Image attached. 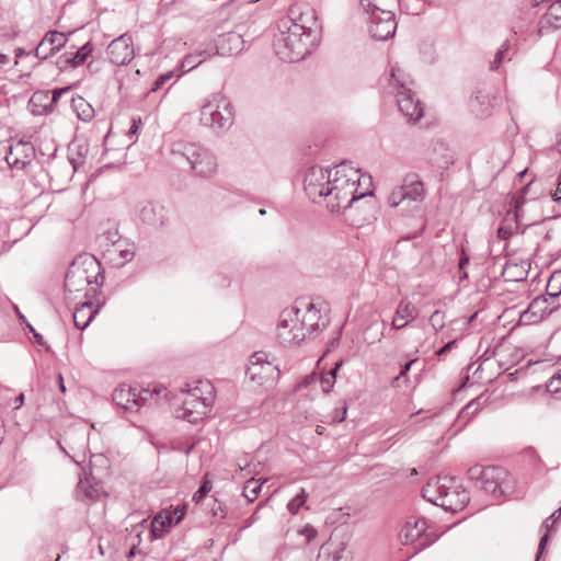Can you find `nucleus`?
<instances>
[{
	"instance_id": "6ab92c4d",
	"label": "nucleus",
	"mask_w": 561,
	"mask_h": 561,
	"mask_svg": "<svg viewBox=\"0 0 561 561\" xmlns=\"http://www.w3.org/2000/svg\"><path fill=\"white\" fill-rule=\"evenodd\" d=\"M244 39L238 32H228L218 36L213 55L232 56L241 53L244 48Z\"/></svg>"
},
{
	"instance_id": "7ed1b4c3",
	"label": "nucleus",
	"mask_w": 561,
	"mask_h": 561,
	"mask_svg": "<svg viewBox=\"0 0 561 561\" xmlns=\"http://www.w3.org/2000/svg\"><path fill=\"white\" fill-rule=\"evenodd\" d=\"M423 497L447 512L461 511L469 502V494L454 477H436L424 485Z\"/></svg>"
},
{
	"instance_id": "3c124183",
	"label": "nucleus",
	"mask_w": 561,
	"mask_h": 561,
	"mask_svg": "<svg viewBox=\"0 0 561 561\" xmlns=\"http://www.w3.org/2000/svg\"><path fill=\"white\" fill-rule=\"evenodd\" d=\"M300 534L306 537L307 542H310L312 539H314L317 537L318 531L312 526L306 525L300 530Z\"/></svg>"
},
{
	"instance_id": "bf43d9fd",
	"label": "nucleus",
	"mask_w": 561,
	"mask_h": 561,
	"mask_svg": "<svg viewBox=\"0 0 561 561\" xmlns=\"http://www.w3.org/2000/svg\"><path fill=\"white\" fill-rule=\"evenodd\" d=\"M140 126H141V119H138V121L134 119L133 125L130 126L129 131H128L129 136L136 135Z\"/></svg>"
},
{
	"instance_id": "58836bf2",
	"label": "nucleus",
	"mask_w": 561,
	"mask_h": 561,
	"mask_svg": "<svg viewBox=\"0 0 561 561\" xmlns=\"http://www.w3.org/2000/svg\"><path fill=\"white\" fill-rule=\"evenodd\" d=\"M91 53H92V46L90 45V43H87L82 47H80L73 54V56L67 60V62L71 67H78L87 60V58L91 55Z\"/></svg>"
},
{
	"instance_id": "2f4dec72",
	"label": "nucleus",
	"mask_w": 561,
	"mask_h": 561,
	"mask_svg": "<svg viewBox=\"0 0 561 561\" xmlns=\"http://www.w3.org/2000/svg\"><path fill=\"white\" fill-rule=\"evenodd\" d=\"M517 229V215L507 213L501 226L497 229V238L508 240Z\"/></svg>"
},
{
	"instance_id": "680f3d73",
	"label": "nucleus",
	"mask_w": 561,
	"mask_h": 561,
	"mask_svg": "<svg viewBox=\"0 0 561 561\" xmlns=\"http://www.w3.org/2000/svg\"><path fill=\"white\" fill-rule=\"evenodd\" d=\"M416 359H411L410 362L405 363L402 368H401V371L399 374V376L397 377V379L401 376H404L411 368V366L413 365V363L415 362Z\"/></svg>"
},
{
	"instance_id": "79ce46f5",
	"label": "nucleus",
	"mask_w": 561,
	"mask_h": 561,
	"mask_svg": "<svg viewBox=\"0 0 561 561\" xmlns=\"http://www.w3.org/2000/svg\"><path fill=\"white\" fill-rule=\"evenodd\" d=\"M308 499V493L305 489H301L300 492L287 504L288 511L295 515L298 513L300 507H302Z\"/></svg>"
},
{
	"instance_id": "2eb2a0df",
	"label": "nucleus",
	"mask_w": 561,
	"mask_h": 561,
	"mask_svg": "<svg viewBox=\"0 0 561 561\" xmlns=\"http://www.w3.org/2000/svg\"><path fill=\"white\" fill-rule=\"evenodd\" d=\"M138 217L142 224L158 229L169 221V211L159 203L144 202L139 205Z\"/></svg>"
},
{
	"instance_id": "338daca9",
	"label": "nucleus",
	"mask_w": 561,
	"mask_h": 561,
	"mask_svg": "<svg viewBox=\"0 0 561 561\" xmlns=\"http://www.w3.org/2000/svg\"><path fill=\"white\" fill-rule=\"evenodd\" d=\"M58 380H59V389H60V391L61 392H66V386L64 383V378H62V376L60 374L58 375Z\"/></svg>"
},
{
	"instance_id": "de8ad7c7",
	"label": "nucleus",
	"mask_w": 561,
	"mask_h": 561,
	"mask_svg": "<svg viewBox=\"0 0 561 561\" xmlns=\"http://www.w3.org/2000/svg\"><path fill=\"white\" fill-rule=\"evenodd\" d=\"M209 490H210V486L208 485V483L204 482V484L201 485L199 489L194 493L193 500L196 503L202 502L204 500V497L207 495V493L209 492Z\"/></svg>"
},
{
	"instance_id": "a18cd8bd",
	"label": "nucleus",
	"mask_w": 561,
	"mask_h": 561,
	"mask_svg": "<svg viewBox=\"0 0 561 561\" xmlns=\"http://www.w3.org/2000/svg\"><path fill=\"white\" fill-rule=\"evenodd\" d=\"M174 76L173 71H168L165 73L160 75L153 82L151 87V92H156L160 90L169 80H171Z\"/></svg>"
},
{
	"instance_id": "e2e57ef3",
	"label": "nucleus",
	"mask_w": 561,
	"mask_h": 561,
	"mask_svg": "<svg viewBox=\"0 0 561 561\" xmlns=\"http://www.w3.org/2000/svg\"><path fill=\"white\" fill-rule=\"evenodd\" d=\"M547 541H548V535L545 534L541 537L540 542H539L537 559L539 558V556L541 554L542 550L545 549V546H546Z\"/></svg>"
},
{
	"instance_id": "f257e3e1",
	"label": "nucleus",
	"mask_w": 561,
	"mask_h": 561,
	"mask_svg": "<svg viewBox=\"0 0 561 561\" xmlns=\"http://www.w3.org/2000/svg\"><path fill=\"white\" fill-rule=\"evenodd\" d=\"M359 181V171L346 162L333 169L312 165L305 173L304 190L313 203H323L335 213L367 195L358 192Z\"/></svg>"
},
{
	"instance_id": "f03ea898",
	"label": "nucleus",
	"mask_w": 561,
	"mask_h": 561,
	"mask_svg": "<svg viewBox=\"0 0 561 561\" xmlns=\"http://www.w3.org/2000/svg\"><path fill=\"white\" fill-rule=\"evenodd\" d=\"M320 33L321 24L313 8L307 7L299 12L290 10V15L278 23V33L273 43L274 51L284 61H299L318 45Z\"/></svg>"
},
{
	"instance_id": "37998d69",
	"label": "nucleus",
	"mask_w": 561,
	"mask_h": 561,
	"mask_svg": "<svg viewBox=\"0 0 561 561\" xmlns=\"http://www.w3.org/2000/svg\"><path fill=\"white\" fill-rule=\"evenodd\" d=\"M547 288L549 290V295L552 297H557L561 294V272L551 275Z\"/></svg>"
},
{
	"instance_id": "5fc2aeb1",
	"label": "nucleus",
	"mask_w": 561,
	"mask_h": 561,
	"mask_svg": "<svg viewBox=\"0 0 561 561\" xmlns=\"http://www.w3.org/2000/svg\"><path fill=\"white\" fill-rule=\"evenodd\" d=\"M171 514L173 517V525H176L184 518L185 510L184 507L178 506L173 510V512H171Z\"/></svg>"
},
{
	"instance_id": "f3484780",
	"label": "nucleus",
	"mask_w": 561,
	"mask_h": 561,
	"mask_svg": "<svg viewBox=\"0 0 561 561\" xmlns=\"http://www.w3.org/2000/svg\"><path fill=\"white\" fill-rule=\"evenodd\" d=\"M381 83L383 88L397 96L399 91L410 90L412 80L405 71L396 62L389 65V70L382 76Z\"/></svg>"
},
{
	"instance_id": "0eeeda50",
	"label": "nucleus",
	"mask_w": 561,
	"mask_h": 561,
	"mask_svg": "<svg viewBox=\"0 0 561 561\" xmlns=\"http://www.w3.org/2000/svg\"><path fill=\"white\" fill-rule=\"evenodd\" d=\"M172 152L186 159L193 173L201 178H210L217 172V159L205 147L186 141H178Z\"/></svg>"
},
{
	"instance_id": "4468645a",
	"label": "nucleus",
	"mask_w": 561,
	"mask_h": 561,
	"mask_svg": "<svg viewBox=\"0 0 561 561\" xmlns=\"http://www.w3.org/2000/svg\"><path fill=\"white\" fill-rule=\"evenodd\" d=\"M377 15L370 18V34L375 39L387 41L393 37L397 30L394 14L380 8H375Z\"/></svg>"
},
{
	"instance_id": "7c9ffc66",
	"label": "nucleus",
	"mask_w": 561,
	"mask_h": 561,
	"mask_svg": "<svg viewBox=\"0 0 561 561\" xmlns=\"http://www.w3.org/2000/svg\"><path fill=\"white\" fill-rule=\"evenodd\" d=\"M210 55H213V48H210L209 50L199 49L194 54L185 56V58L181 62L182 72L184 73L193 70Z\"/></svg>"
},
{
	"instance_id": "4d7b16f0",
	"label": "nucleus",
	"mask_w": 561,
	"mask_h": 561,
	"mask_svg": "<svg viewBox=\"0 0 561 561\" xmlns=\"http://www.w3.org/2000/svg\"><path fill=\"white\" fill-rule=\"evenodd\" d=\"M346 417V407H344L341 411H335L333 415V422L340 423L344 421Z\"/></svg>"
},
{
	"instance_id": "13d9d810",
	"label": "nucleus",
	"mask_w": 561,
	"mask_h": 561,
	"mask_svg": "<svg viewBox=\"0 0 561 561\" xmlns=\"http://www.w3.org/2000/svg\"><path fill=\"white\" fill-rule=\"evenodd\" d=\"M262 506V504H260L257 506L256 510H259L260 507ZM260 519V516L257 514V511H255L247 520H245V525L244 527H250L252 526L254 523H256L257 520Z\"/></svg>"
},
{
	"instance_id": "ea45409f",
	"label": "nucleus",
	"mask_w": 561,
	"mask_h": 561,
	"mask_svg": "<svg viewBox=\"0 0 561 561\" xmlns=\"http://www.w3.org/2000/svg\"><path fill=\"white\" fill-rule=\"evenodd\" d=\"M122 241L116 230H108L99 238V244L103 251L106 248H113L115 244H119Z\"/></svg>"
},
{
	"instance_id": "4be33fe9",
	"label": "nucleus",
	"mask_w": 561,
	"mask_h": 561,
	"mask_svg": "<svg viewBox=\"0 0 561 561\" xmlns=\"http://www.w3.org/2000/svg\"><path fill=\"white\" fill-rule=\"evenodd\" d=\"M396 98L399 111L410 122H417L423 116V107L419 101L414 100L411 89L399 91Z\"/></svg>"
},
{
	"instance_id": "864d4df0",
	"label": "nucleus",
	"mask_w": 561,
	"mask_h": 561,
	"mask_svg": "<svg viewBox=\"0 0 561 561\" xmlns=\"http://www.w3.org/2000/svg\"><path fill=\"white\" fill-rule=\"evenodd\" d=\"M360 7L366 13L370 14V18H375L377 15L375 11V8H378L375 5L371 0H360Z\"/></svg>"
},
{
	"instance_id": "69168bd1",
	"label": "nucleus",
	"mask_w": 561,
	"mask_h": 561,
	"mask_svg": "<svg viewBox=\"0 0 561 561\" xmlns=\"http://www.w3.org/2000/svg\"><path fill=\"white\" fill-rule=\"evenodd\" d=\"M560 515H561V507L558 508L557 511H554L552 513V515L549 517V519H552V524H553L554 520L560 517Z\"/></svg>"
},
{
	"instance_id": "052dcab7",
	"label": "nucleus",
	"mask_w": 561,
	"mask_h": 561,
	"mask_svg": "<svg viewBox=\"0 0 561 561\" xmlns=\"http://www.w3.org/2000/svg\"><path fill=\"white\" fill-rule=\"evenodd\" d=\"M456 344L455 341H450L448 343H446L443 347H440L438 351H437V355H443L445 353H447L448 351H450L453 348V346Z\"/></svg>"
},
{
	"instance_id": "473e14b6",
	"label": "nucleus",
	"mask_w": 561,
	"mask_h": 561,
	"mask_svg": "<svg viewBox=\"0 0 561 561\" xmlns=\"http://www.w3.org/2000/svg\"><path fill=\"white\" fill-rule=\"evenodd\" d=\"M513 55L511 42L506 39L495 53L493 60L490 62V69L497 70L504 61H511Z\"/></svg>"
},
{
	"instance_id": "f8f14e48",
	"label": "nucleus",
	"mask_w": 561,
	"mask_h": 561,
	"mask_svg": "<svg viewBox=\"0 0 561 561\" xmlns=\"http://www.w3.org/2000/svg\"><path fill=\"white\" fill-rule=\"evenodd\" d=\"M245 375L259 385H272L279 377V369L267 362V356L264 352H256L250 357Z\"/></svg>"
},
{
	"instance_id": "e433bc0d",
	"label": "nucleus",
	"mask_w": 561,
	"mask_h": 561,
	"mask_svg": "<svg viewBox=\"0 0 561 561\" xmlns=\"http://www.w3.org/2000/svg\"><path fill=\"white\" fill-rule=\"evenodd\" d=\"M72 106L76 110L79 119L89 122L93 118L94 110L82 96L73 98Z\"/></svg>"
},
{
	"instance_id": "49530a36",
	"label": "nucleus",
	"mask_w": 561,
	"mask_h": 561,
	"mask_svg": "<svg viewBox=\"0 0 561 561\" xmlns=\"http://www.w3.org/2000/svg\"><path fill=\"white\" fill-rule=\"evenodd\" d=\"M547 389L551 393H557L561 390V371L553 375L547 385Z\"/></svg>"
},
{
	"instance_id": "6e6d98bb",
	"label": "nucleus",
	"mask_w": 561,
	"mask_h": 561,
	"mask_svg": "<svg viewBox=\"0 0 561 561\" xmlns=\"http://www.w3.org/2000/svg\"><path fill=\"white\" fill-rule=\"evenodd\" d=\"M474 415L471 414L469 411H467V405L460 411L459 413V421H463L465 423H468Z\"/></svg>"
},
{
	"instance_id": "6e6552de",
	"label": "nucleus",
	"mask_w": 561,
	"mask_h": 561,
	"mask_svg": "<svg viewBox=\"0 0 561 561\" xmlns=\"http://www.w3.org/2000/svg\"><path fill=\"white\" fill-rule=\"evenodd\" d=\"M100 264L93 256L77 257L68 267L65 276V290L69 294L79 293L99 278L103 280L100 273Z\"/></svg>"
},
{
	"instance_id": "c85d7f7f",
	"label": "nucleus",
	"mask_w": 561,
	"mask_h": 561,
	"mask_svg": "<svg viewBox=\"0 0 561 561\" xmlns=\"http://www.w3.org/2000/svg\"><path fill=\"white\" fill-rule=\"evenodd\" d=\"M346 546L344 542L329 540L321 546L318 554V561H341Z\"/></svg>"
},
{
	"instance_id": "ddd939ff",
	"label": "nucleus",
	"mask_w": 561,
	"mask_h": 561,
	"mask_svg": "<svg viewBox=\"0 0 561 561\" xmlns=\"http://www.w3.org/2000/svg\"><path fill=\"white\" fill-rule=\"evenodd\" d=\"M426 520L424 518L410 517L400 531V540L403 545L416 543L415 552L421 551L430 543L425 538Z\"/></svg>"
},
{
	"instance_id": "774afa93",
	"label": "nucleus",
	"mask_w": 561,
	"mask_h": 561,
	"mask_svg": "<svg viewBox=\"0 0 561 561\" xmlns=\"http://www.w3.org/2000/svg\"><path fill=\"white\" fill-rule=\"evenodd\" d=\"M9 62V57L7 55L0 54V67L7 65Z\"/></svg>"
},
{
	"instance_id": "a211bd4d",
	"label": "nucleus",
	"mask_w": 561,
	"mask_h": 561,
	"mask_svg": "<svg viewBox=\"0 0 561 561\" xmlns=\"http://www.w3.org/2000/svg\"><path fill=\"white\" fill-rule=\"evenodd\" d=\"M34 156V147L27 141H18L10 146L5 161L10 168L22 170L27 163L31 162Z\"/></svg>"
},
{
	"instance_id": "a19ab883",
	"label": "nucleus",
	"mask_w": 561,
	"mask_h": 561,
	"mask_svg": "<svg viewBox=\"0 0 561 561\" xmlns=\"http://www.w3.org/2000/svg\"><path fill=\"white\" fill-rule=\"evenodd\" d=\"M341 366L342 362H337L327 375L322 376L320 383L323 392L328 393L332 390L335 382L336 373Z\"/></svg>"
},
{
	"instance_id": "c756f323",
	"label": "nucleus",
	"mask_w": 561,
	"mask_h": 561,
	"mask_svg": "<svg viewBox=\"0 0 561 561\" xmlns=\"http://www.w3.org/2000/svg\"><path fill=\"white\" fill-rule=\"evenodd\" d=\"M165 388L162 386H153L152 388L138 389L136 387L137 396V411L147 403L156 401V397H159L161 392H164Z\"/></svg>"
},
{
	"instance_id": "c03bdc74",
	"label": "nucleus",
	"mask_w": 561,
	"mask_h": 561,
	"mask_svg": "<svg viewBox=\"0 0 561 561\" xmlns=\"http://www.w3.org/2000/svg\"><path fill=\"white\" fill-rule=\"evenodd\" d=\"M430 322H431V325L433 327V329L437 332L439 330H442L445 325V314L444 312L439 311V310H435L431 317H430Z\"/></svg>"
},
{
	"instance_id": "dca6fc26",
	"label": "nucleus",
	"mask_w": 561,
	"mask_h": 561,
	"mask_svg": "<svg viewBox=\"0 0 561 561\" xmlns=\"http://www.w3.org/2000/svg\"><path fill=\"white\" fill-rule=\"evenodd\" d=\"M106 53L112 64L117 66L128 64L134 58L130 37L124 34L113 39L108 44Z\"/></svg>"
},
{
	"instance_id": "412c9836",
	"label": "nucleus",
	"mask_w": 561,
	"mask_h": 561,
	"mask_svg": "<svg viewBox=\"0 0 561 561\" xmlns=\"http://www.w3.org/2000/svg\"><path fill=\"white\" fill-rule=\"evenodd\" d=\"M103 494L104 489L102 483L93 477H84L79 480L76 489L78 500L85 503H92L98 501Z\"/></svg>"
},
{
	"instance_id": "b1692460",
	"label": "nucleus",
	"mask_w": 561,
	"mask_h": 561,
	"mask_svg": "<svg viewBox=\"0 0 561 561\" xmlns=\"http://www.w3.org/2000/svg\"><path fill=\"white\" fill-rule=\"evenodd\" d=\"M417 317V309L408 299H401L391 321V329L401 330Z\"/></svg>"
},
{
	"instance_id": "39448f33",
	"label": "nucleus",
	"mask_w": 561,
	"mask_h": 561,
	"mask_svg": "<svg viewBox=\"0 0 561 561\" xmlns=\"http://www.w3.org/2000/svg\"><path fill=\"white\" fill-rule=\"evenodd\" d=\"M214 403L213 387L209 382L199 381L197 386L184 393L178 417L190 423H197L209 412Z\"/></svg>"
},
{
	"instance_id": "4c0bfd02",
	"label": "nucleus",
	"mask_w": 561,
	"mask_h": 561,
	"mask_svg": "<svg viewBox=\"0 0 561 561\" xmlns=\"http://www.w3.org/2000/svg\"><path fill=\"white\" fill-rule=\"evenodd\" d=\"M267 481V479H259V480H255L253 477L248 479L245 484H244V488H243V496L249 501V502H253L260 491H261V488L262 485Z\"/></svg>"
},
{
	"instance_id": "5701e85b",
	"label": "nucleus",
	"mask_w": 561,
	"mask_h": 561,
	"mask_svg": "<svg viewBox=\"0 0 561 561\" xmlns=\"http://www.w3.org/2000/svg\"><path fill=\"white\" fill-rule=\"evenodd\" d=\"M134 255V245L126 240L122 241L119 244H115L113 248H106L103 253V257L115 267L124 266L133 260Z\"/></svg>"
},
{
	"instance_id": "20e7f679",
	"label": "nucleus",
	"mask_w": 561,
	"mask_h": 561,
	"mask_svg": "<svg viewBox=\"0 0 561 561\" xmlns=\"http://www.w3.org/2000/svg\"><path fill=\"white\" fill-rule=\"evenodd\" d=\"M201 124L216 133L228 130L234 123V110L227 96L210 94L201 105Z\"/></svg>"
},
{
	"instance_id": "09e8293b",
	"label": "nucleus",
	"mask_w": 561,
	"mask_h": 561,
	"mask_svg": "<svg viewBox=\"0 0 561 561\" xmlns=\"http://www.w3.org/2000/svg\"><path fill=\"white\" fill-rule=\"evenodd\" d=\"M210 512H211L213 516H215V517H219V518L226 517L225 507L217 500H214L213 506L210 507Z\"/></svg>"
},
{
	"instance_id": "393cba45",
	"label": "nucleus",
	"mask_w": 561,
	"mask_h": 561,
	"mask_svg": "<svg viewBox=\"0 0 561 561\" xmlns=\"http://www.w3.org/2000/svg\"><path fill=\"white\" fill-rule=\"evenodd\" d=\"M113 401L125 411H137L136 387L119 385L112 394Z\"/></svg>"
},
{
	"instance_id": "603ef678",
	"label": "nucleus",
	"mask_w": 561,
	"mask_h": 561,
	"mask_svg": "<svg viewBox=\"0 0 561 561\" xmlns=\"http://www.w3.org/2000/svg\"><path fill=\"white\" fill-rule=\"evenodd\" d=\"M481 409L482 402L480 401V398H477L467 404V411H469L473 415L478 414Z\"/></svg>"
},
{
	"instance_id": "f704fd0d",
	"label": "nucleus",
	"mask_w": 561,
	"mask_h": 561,
	"mask_svg": "<svg viewBox=\"0 0 561 561\" xmlns=\"http://www.w3.org/2000/svg\"><path fill=\"white\" fill-rule=\"evenodd\" d=\"M546 300L534 299L527 310H525L520 316V321L523 322H537L543 317V311L541 310V306L545 305Z\"/></svg>"
},
{
	"instance_id": "a878e982",
	"label": "nucleus",
	"mask_w": 561,
	"mask_h": 561,
	"mask_svg": "<svg viewBox=\"0 0 561 561\" xmlns=\"http://www.w3.org/2000/svg\"><path fill=\"white\" fill-rule=\"evenodd\" d=\"M88 151V145L84 142L75 141L69 146L68 160L64 162L65 167L68 169V178H71L72 174L83 164Z\"/></svg>"
},
{
	"instance_id": "423d86ee",
	"label": "nucleus",
	"mask_w": 561,
	"mask_h": 561,
	"mask_svg": "<svg viewBox=\"0 0 561 561\" xmlns=\"http://www.w3.org/2000/svg\"><path fill=\"white\" fill-rule=\"evenodd\" d=\"M424 183L416 173H409L403 178L402 184L396 186L387 198L390 207L401 206L402 211H413L420 208L425 199Z\"/></svg>"
},
{
	"instance_id": "8fccbe9b",
	"label": "nucleus",
	"mask_w": 561,
	"mask_h": 561,
	"mask_svg": "<svg viewBox=\"0 0 561 561\" xmlns=\"http://www.w3.org/2000/svg\"><path fill=\"white\" fill-rule=\"evenodd\" d=\"M469 264V257L466 255V253L461 252V257L459 260V275L460 279H465L468 277L467 272L465 271V267Z\"/></svg>"
},
{
	"instance_id": "9b49d317",
	"label": "nucleus",
	"mask_w": 561,
	"mask_h": 561,
	"mask_svg": "<svg viewBox=\"0 0 561 561\" xmlns=\"http://www.w3.org/2000/svg\"><path fill=\"white\" fill-rule=\"evenodd\" d=\"M276 336L284 346L298 345L307 339V333L293 306L280 312L276 327Z\"/></svg>"
},
{
	"instance_id": "0e129e2a",
	"label": "nucleus",
	"mask_w": 561,
	"mask_h": 561,
	"mask_svg": "<svg viewBox=\"0 0 561 561\" xmlns=\"http://www.w3.org/2000/svg\"><path fill=\"white\" fill-rule=\"evenodd\" d=\"M24 403V394L23 393H20L18 397H15L14 399V409H19L21 408V405Z\"/></svg>"
},
{
	"instance_id": "72a5a7b5",
	"label": "nucleus",
	"mask_w": 561,
	"mask_h": 561,
	"mask_svg": "<svg viewBox=\"0 0 561 561\" xmlns=\"http://www.w3.org/2000/svg\"><path fill=\"white\" fill-rule=\"evenodd\" d=\"M470 107L478 116H488L490 114L491 101L489 95L481 92L477 93L470 102Z\"/></svg>"
},
{
	"instance_id": "1a4fd4ad",
	"label": "nucleus",
	"mask_w": 561,
	"mask_h": 561,
	"mask_svg": "<svg viewBox=\"0 0 561 561\" xmlns=\"http://www.w3.org/2000/svg\"><path fill=\"white\" fill-rule=\"evenodd\" d=\"M293 307L307 333V337L322 331L329 324V308L322 301L300 298L295 301Z\"/></svg>"
},
{
	"instance_id": "aec40b11",
	"label": "nucleus",
	"mask_w": 561,
	"mask_h": 561,
	"mask_svg": "<svg viewBox=\"0 0 561 561\" xmlns=\"http://www.w3.org/2000/svg\"><path fill=\"white\" fill-rule=\"evenodd\" d=\"M66 42L67 37L64 33L50 31L45 34L44 38L37 45L35 55L39 59H46L64 47Z\"/></svg>"
},
{
	"instance_id": "bb28decb",
	"label": "nucleus",
	"mask_w": 561,
	"mask_h": 561,
	"mask_svg": "<svg viewBox=\"0 0 561 561\" xmlns=\"http://www.w3.org/2000/svg\"><path fill=\"white\" fill-rule=\"evenodd\" d=\"M173 525V517L170 511L159 512L151 522L150 540L162 538Z\"/></svg>"
},
{
	"instance_id": "cd10ccee",
	"label": "nucleus",
	"mask_w": 561,
	"mask_h": 561,
	"mask_svg": "<svg viewBox=\"0 0 561 561\" xmlns=\"http://www.w3.org/2000/svg\"><path fill=\"white\" fill-rule=\"evenodd\" d=\"M98 313V309L93 308L91 301H84L80 306H78L72 314L73 323L77 329L84 330L92 319Z\"/></svg>"
},
{
	"instance_id": "c9c22d12",
	"label": "nucleus",
	"mask_w": 561,
	"mask_h": 561,
	"mask_svg": "<svg viewBox=\"0 0 561 561\" xmlns=\"http://www.w3.org/2000/svg\"><path fill=\"white\" fill-rule=\"evenodd\" d=\"M541 23L542 25H550L552 27L561 26V3L559 0L549 5Z\"/></svg>"
},
{
	"instance_id": "9d476101",
	"label": "nucleus",
	"mask_w": 561,
	"mask_h": 561,
	"mask_svg": "<svg viewBox=\"0 0 561 561\" xmlns=\"http://www.w3.org/2000/svg\"><path fill=\"white\" fill-rule=\"evenodd\" d=\"M468 478L476 481L480 489L494 496H501L511 490L508 473L501 467L473 466L468 469Z\"/></svg>"
}]
</instances>
